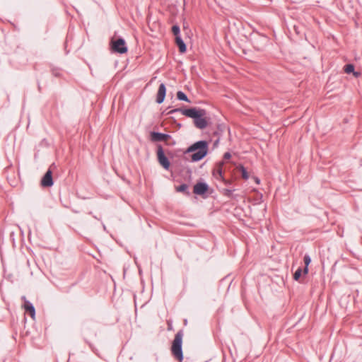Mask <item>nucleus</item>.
I'll return each instance as SVG.
<instances>
[{
    "label": "nucleus",
    "instance_id": "1",
    "mask_svg": "<svg viewBox=\"0 0 362 362\" xmlns=\"http://www.w3.org/2000/svg\"><path fill=\"white\" fill-rule=\"evenodd\" d=\"M209 143L206 141L202 140L197 141L189 146L185 153H192L191 160L192 162H197L202 160L208 153Z\"/></svg>",
    "mask_w": 362,
    "mask_h": 362
},
{
    "label": "nucleus",
    "instance_id": "2",
    "mask_svg": "<svg viewBox=\"0 0 362 362\" xmlns=\"http://www.w3.org/2000/svg\"><path fill=\"white\" fill-rule=\"evenodd\" d=\"M182 337H183V331L179 330L177 334L175 335V338L173 341L171 346V353L175 359H177L179 362H182L184 356L182 352Z\"/></svg>",
    "mask_w": 362,
    "mask_h": 362
},
{
    "label": "nucleus",
    "instance_id": "3",
    "mask_svg": "<svg viewBox=\"0 0 362 362\" xmlns=\"http://www.w3.org/2000/svg\"><path fill=\"white\" fill-rule=\"evenodd\" d=\"M110 46L115 53L124 54L128 51L126 42L122 37L117 39L112 37L110 41Z\"/></svg>",
    "mask_w": 362,
    "mask_h": 362
},
{
    "label": "nucleus",
    "instance_id": "4",
    "mask_svg": "<svg viewBox=\"0 0 362 362\" xmlns=\"http://www.w3.org/2000/svg\"><path fill=\"white\" fill-rule=\"evenodd\" d=\"M157 158L160 165L165 169L168 170L170 166V163L168 158L165 155L163 148L161 145L157 146Z\"/></svg>",
    "mask_w": 362,
    "mask_h": 362
},
{
    "label": "nucleus",
    "instance_id": "5",
    "mask_svg": "<svg viewBox=\"0 0 362 362\" xmlns=\"http://www.w3.org/2000/svg\"><path fill=\"white\" fill-rule=\"evenodd\" d=\"M182 114L187 117L195 119L198 116H205L206 112L204 109H197L192 107L189 109H182Z\"/></svg>",
    "mask_w": 362,
    "mask_h": 362
},
{
    "label": "nucleus",
    "instance_id": "6",
    "mask_svg": "<svg viewBox=\"0 0 362 362\" xmlns=\"http://www.w3.org/2000/svg\"><path fill=\"white\" fill-rule=\"evenodd\" d=\"M55 168L54 163H52L47 171L42 177L40 184L43 187H50L53 185L52 171V169Z\"/></svg>",
    "mask_w": 362,
    "mask_h": 362
},
{
    "label": "nucleus",
    "instance_id": "7",
    "mask_svg": "<svg viewBox=\"0 0 362 362\" xmlns=\"http://www.w3.org/2000/svg\"><path fill=\"white\" fill-rule=\"evenodd\" d=\"M171 138L170 135L156 132H151V139L153 141H168Z\"/></svg>",
    "mask_w": 362,
    "mask_h": 362
},
{
    "label": "nucleus",
    "instance_id": "8",
    "mask_svg": "<svg viewBox=\"0 0 362 362\" xmlns=\"http://www.w3.org/2000/svg\"><path fill=\"white\" fill-rule=\"evenodd\" d=\"M209 189V185L205 182H197L194 186L193 192L197 195L204 194Z\"/></svg>",
    "mask_w": 362,
    "mask_h": 362
},
{
    "label": "nucleus",
    "instance_id": "9",
    "mask_svg": "<svg viewBox=\"0 0 362 362\" xmlns=\"http://www.w3.org/2000/svg\"><path fill=\"white\" fill-rule=\"evenodd\" d=\"M166 95V87L164 83H160L156 95V101L158 104H161L165 98Z\"/></svg>",
    "mask_w": 362,
    "mask_h": 362
},
{
    "label": "nucleus",
    "instance_id": "10",
    "mask_svg": "<svg viewBox=\"0 0 362 362\" xmlns=\"http://www.w3.org/2000/svg\"><path fill=\"white\" fill-rule=\"evenodd\" d=\"M224 161H220L216 163V167L213 169L212 174L217 180H223L222 168Z\"/></svg>",
    "mask_w": 362,
    "mask_h": 362
},
{
    "label": "nucleus",
    "instance_id": "11",
    "mask_svg": "<svg viewBox=\"0 0 362 362\" xmlns=\"http://www.w3.org/2000/svg\"><path fill=\"white\" fill-rule=\"evenodd\" d=\"M22 298L23 300H25L24 308H25V311L28 314H30V317L33 319H34L35 316V307L33 306V305L30 301L25 300V296H23Z\"/></svg>",
    "mask_w": 362,
    "mask_h": 362
},
{
    "label": "nucleus",
    "instance_id": "12",
    "mask_svg": "<svg viewBox=\"0 0 362 362\" xmlns=\"http://www.w3.org/2000/svg\"><path fill=\"white\" fill-rule=\"evenodd\" d=\"M204 117L198 116L194 119V125L200 129L206 128L208 124L206 119Z\"/></svg>",
    "mask_w": 362,
    "mask_h": 362
},
{
    "label": "nucleus",
    "instance_id": "13",
    "mask_svg": "<svg viewBox=\"0 0 362 362\" xmlns=\"http://www.w3.org/2000/svg\"><path fill=\"white\" fill-rule=\"evenodd\" d=\"M175 43L177 45V47L179 48V51L181 53H185L186 52V50H187L186 45L180 36L175 37Z\"/></svg>",
    "mask_w": 362,
    "mask_h": 362
},
{
    "label": "nucleus",
    "instance_id": "14",
    "mask_svg": "<svg viewBox=\"0 0 362 362\" xmlns=\"http://www.w3.org/2000/svg\"><path fill=\"white\" fill-rule=\"evenodd\" d=\"M303 262L305 263V268L303 269V273L304 274H307L308 272V265L311 262V258L309 255L305 254L303 257Z\"/></svg>",
    "mask_w": 362,
    "mask_h": 362
},
{
    "label": "nucleus",
    "instance_id": "15",
    "mask_svg": "<svg viewBox=\"0 0 362 362\" xmlns=\"http://www.w3.org/2000/svg\"><path fill=\"white\" fill-rule=\"evenodd\" d=\"M176 191L180 192H183L187 195H189V192L188 190V185L187 184H182L180 186L176 187Z\"/></svg>",
    "mask_w": 362,
    "mask_h": 362
},
{
    "label": "nucleus",
    "instance_id": "16",
    "mask_svg": "<svg viewBox=\"0 0 362 362\" xmlns=\"http://www.w3.org/2000/svg\"><path fill=\"white\" fill-rule=\"evenodd\" d=\"M177 98L179 100L190 103V100L188 99L187 95L182 91L180 90L177 93Z\"/></svg>",
    "mask_w": 362,
    "mask_h": 362
},
{
    "label": "nucleus",
    "instance_id": "17",
    "mask_svg": "<svg viewBox=\"0 0 362 362\" xmlns=\"http://www.w3.org/2000/svg\"><path fill=\"white\" fill-rule=\"evenodd\" d=\"M238 168H239L240 171L241 172L242 177L244 180H247L249 178V175L247 172L246 168L243 165H241L239 166Z\"/></svg>",
    "mask_w": 362,
    "mask_h": 362
},
{
    "label": "nucleus",
    "instance_id": "18",
    "mask_svg": "<svg viewBox=\"0 0 362 362\" xmlns=\"http://www.w3.org/2000/svg\"><path fill=\"white\" fill-rule=\"evenodd\" d=\"M172 32L173 33V35L176 37H180V26L178 25H174L173 27H172Z\"/></svg>",
    "mask_w": 362,
    "mask_h": 362
},
{
    "label": "nucleus",
    "instance_id": "19",
    "mask_svg": "<svg viewBox=\"0 0 362 362\" xmlns=\"http://www.w3.org/2000/svg\"><path fill=\"white\" fill-rule=\"evenodd\" d=\"M354 71V66L351 64H346L345 66H344V71L346 73V74H351V73H353Z\"/></svg>",
    "mask_w": 362,
    "mask_h": 362
},
{
    "label": "nucleus",
    "instance_id": "20",
    "mask_svg": "<svg viewBox=\"0 0 362 362\" xmlns=\"http://www.w3.org/2000/svg\"><path fill=\"white\" fill-rule=\"evenodd\" d=\"M302 274V269L299 267L293 274V279L296 281H298Z\"/></svg>",
    "mask_w": 362,
    "mask_h": 362
},
{
    "label": "nucleus",
    "instance_id": "21",
    "mask_svg": "<svg viewBox=\"0 0 362 362\" xmlns=\"http://www.w3.org/2000/svg\"><path fill=\"white\" fill-rule=\"evenodd\" d=\"M234 190L233 189H223V194L224 196L227 197H231L232 195H233V192Z\"/></svg>",
    "mask_w": 362,
    "mask_h": 362
},
{
    "label": "nucleus",
    "instance_id": "22",
    "mask_svg": "<svg viewBox=\"0 0 362 362\" xmlns=\"http://www.w3.org/2000/svg\"><path fill=\"white\" fill-rule=\"evenodd\" d=\"M182 108H175V109L170 110L168 112V115H172V114H174L175 112H181L182 113Z\"/></svg>",
    "mask_w": 362,
    "mask_h": 362
},
{
    "label": "nucleus",
    "instance_id": "23",
    "mask_svg": "<svg viewBox=\"0 0 362 362\" xmlns=\"http://www.w3.org/2000/svg\"><path fill=\"white\" fill-rule=\"evenodd\" d=\"M231 158V154L229 152H226L223 155V159L228 160Z\"/></svg>",
    "mask_w": 362,
    "mask_h": 362
},
{
    "label": "nucleus",
    "instance_id": "24",
    "mask_svg": "<svg viewBox=\"0 0 362 362\" xmlns=\"http://www.w3.org/2000/svg\"><path fill=\"white\" fill-rule=\"evenodd\" d=\"M52 74L55 76H59V71L57 70H52Z\"/></svg>",
    "mask_w": 362,
    "mask_h": 362
},
{
    "label": "nucleus",
    "instance_id": "25",
    "mask_svg": "<svg viewBox=\"0 0 362 362\" xmlns=\"http://www.w3.org/2000/svg\"><path fill=\"white\" fill-rule=\"evenodd\" d=\"M221 180L222 182H223L224 184L226 185H230L231 183V182L230 180H226L224 177H223V180Z\"/></svg>",
    "mask_w": 362,
    "mask_h": 362
},
{
    "label": "nucleus",
    "instance_id": "26",
    "mask_svg": "<svg viewBox=\"0 0 362 362\" xmlns=\"http://www.w3.org/2000/svg\"><path fill=\"white\" fill-rule=\"evenodd\" d=\"M354 75L356 76V77H358V76L361 75V73L360 72H358V71H354L353 72Z\"/></svg>",
    "mask_w": 362,
    "mask_h": 362
},
{
    "label": "nucleus",
    "instance_id": "27",
    "mask_svg": "<svg viewBox=\"0 0 362 362\" xmlns=\"http://www.w3.org/2000/svg\"><path fill=\"white\" fill-rule=\"evenodd\" d=\"M294 30H295V31H296V33L297 34H299V33H300V32H299V30H298V28H297L296 26H294Z\"/></svg>",
    "mask_w": 362,
    "mask_h": 362
},
{
    "label": "nucleus",
    "instance_id": "28",
    "mask_svg": "<svg viewBox=\"0 0 362 362\" xmlns=\"http://www.w3.org/2000/svg\"><path fill=\"white\" fill-rule=\"evenodd\" d=\"M255 181H256V182H257V183H259V178L256 177V178H255Z\"/></svg>",
    "mask_w": 362,
    "mask_h": 362
}]
</instances>
